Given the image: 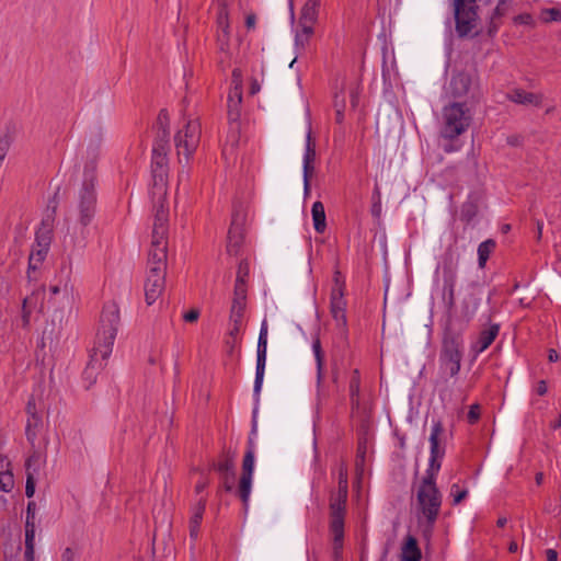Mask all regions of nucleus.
Returning a JSON list of instances; mask_svg holds the SVG:
<instances>
[{"label": "nucleus", "instance_id": "nucleus-1", "mask_svg": "<svg viewBox=\"0 0 561 561\" xmlns=\"http://www.w3.org/2000/svg\"><path fill=\"white\" fill-rule=\"evenodd\" d=\"M100 149V139L91 141L88 146V162L83 171V180L79 190V202L77 206V222L69 226L67 233L61 240L62 252L68 259L79 254L84 247L85 227L91 222L95 211V158Z\"/></svg>", "mask_w": 561, "mask_h": 561}, {"label": "nucleus", "instance_id": "nucleus-2", "mask_svg": "<svg viewBox=\"0 0 561 561\" xmlns=\"http://www.w3.org/2000/svg\"><path fill=\"white\" fill-rule=\"evenodd\" d=\"M443 428L438 422L433 423L430 444V465L420 484L415 490V514L420 525L430 530L437 519L442 506V494L436 486V476L440 469L444 450L439 446V436Z\"/></svg>", "mask_w": 561, "mask_h": 561}, {"label": "nucleus", "instance_id": "nucleus-3", "mask_svg": "<svg viewBox=\"0 0 561 561\" xmlns=\"http://www.w3.org/2000/svg\"><path fill=\"white\" fill-rule=\"evenodd\" d=\"M471 113L463 103L454 102L445 105L439 117V138L445 144L442 145L445 152H455L460 149V145L454 144L471 124Z\"/></svg>", "mask_w": 561, "mask_h": 561}, {"label": "nucleus", "instance_id": "nucleus-4", "mask_svg": "<svg viewBox=\"0 0 561 561\" xmlns=\"http://www.w3.org/2000/svg\"><path fill=\"white\" fill-rule=\"evenodd\" d=\"M119 324V308L115 302L106 304L101 314V323L95 344L90 356H98L106 363L113 351Z\"/></svg>", "mask_w": 561, "mask_h": 561}, {"label": "nucleus", "instance_id": "nucleus-5", "mask_svg": "<svg viewBox=\"0 0 561 561\" xmlns=\"http://www.w3.org/2000/svg\"><path fill=\"white\" fill-rule=\"evenodd\" d=\"M167 254L158 249L149 252V270L145 280V299L147 305H152L164 290Z\"/></svg>", "mask_w": 561, "mask_h": 561}, {"label": "nucleus", "instance_id": "nucleus-6", "mask_svg": "<svg viewBox=\"0 0 561 561\" xmlns=\"http://www.w3.org/2000/svg\"><path fill=\"white\" fill-rule=\"evenodd\" d=\"M201 135L202 128L198 117L184 115L182 124L174 135L178 154L188 161L199 145Z\"/></svg>", "mask_w": 561, "mask_h": 561}, {"label": "nucleus", "instance_id": "nucleus-7", "mask_svg": "<svg viewBox=\"0 0 561 561\" xmlns=\"http://www.w3.org/2000/svg\"><path fill=\"white\" fill-rule=\"evenodd\" d=\"M168 141L159 140L152 149V187L151 196L159 199L167 195L168 184V157H167Z\"/></svg>", "mask_w": 561, "mask_h": 561}, {"label": "nucleus", "instance_id": "nucleus-8", "mask_svg": "<svg viewBox=\"0 0 561 561\" xmlns=\"http://www.w3.org/2000/svg\"><path fill=\"white\" fill-rule=\"evenodd\" d=\"M257 432V424L255 421V415L253 416V426L251 431V435L248 442V449L243 458L242 463V474L239 481V496L243 502L244 507L247 508L249 505V500L252 490L253 482V473L255 468V444L254 438Z\"/></svg>", "mask_w": 561, "mask_h": 561}, {"label": "nucleus", "instance_id": "nucleus-9", "mask_svg": "<svg viewBox=\"0 0 561 561\" xmlns=\"http://www.w3.org/2000/svg\"><path fill=\"white\" fill-rule=\"evenodd\" d=\"M462 342L459 336L446 335L439 356L440 368L445 375L456 376L460 370Z\"/></svg>", "mask_w": 561, "mask_h": 561}, {"label": "nucleus", "instance_id": "nucleus-10", "mask_svg": "<svg viewBox=\"0 0 561 561\" xmlns=\"http://www.w3.org/2000/svg\"><path fill=\"white\" fill-rule=\"evenodd\" d=\"M165 198L167 195L161 199L152 196L154 221L149 252H156L158 249H161L162 252L167 254L168 207L165 205Z\"/></svg>", "mask_w": 561, "mask_h": 561}, {"label": "nucleus", "instance_id": "nucleus-11", "mask_svg": "<svg viewBox=\"0 0 561 561\" xmlns=\"http://www.w3.org/2000/svg\"><path fill=\"white\" fill-rule=\"evenodd\" d=\"M456 30L460 36L473 33L478 15L476 0H454Z\"/></svg>", "mask_w": 561, "mask_h": 561}, {"label": "nucleus", "instance_id": "nucleus-12", "mask_svg": "<svg viewBox=\"0 0 561 561\" xmlns=\"http://www.w3.org/2000/svg\"><path fill=\"white\" fill-rule=\"evenodd\" d=\"M330 312L339 329L346 330V300L344 298V282L339 272L334 275V285L330 297Z\"/></svg>", "mask_w": 561, "mask_h": 561}, {"label": "nucleus", "instance_id": "nucleus-13", "mask_svg": "<svg viewBox=\"0 0 561 561\" xmlns=\"http://www.w3.org/2000/svg\"><path fill=\"white\" fill-rule=\"evenodd\" d=\"M51 243V230L50 227L43 226L36 231L35 242L28 259V268L37 270L45 261Z\"/></svg>", "mask_w": 561, "mask_h": 561}, {"label": "nucleus", "instance_id": "nucleus-14", "mask_svg": "<svg viewBox=\"0 0 561 561\" xmlns=\"http://www.w3.org/2000/svg\"><path fill=\"white\" fill-rule=\"evenodd\" d=\"M267 357V322L263 320L260 329L257 348H256V370L254 380V396L259 397L265 374V365Z\"/></svg>", "mask_w": 561, "mask_h": 561}, {"label": "nucleus", "instance_id": "nucleus-15", "mask_svg": "<svg viewBox=\"0 0 561 561\" xmlns=\"http://www.w3.org/2000/svg\"><path fill=\"white\" fill-rule=\"evenodd\" d=\"M242 102V76L239 69L232 71L231 89L228 94V115L231 119L239 116V107Z\"/></svg>", "mask_w": 561, "mask_h": 561}, {"label": "nucleus", "instance_id": "nucleus-16", "mask_svg": "<svg viewBox=\"0 0 561 561\" xmlns=\"http://www.w3.org/2000/svg\"><path fill=\"white\" fill-rule=\"evenodd\" d=\"M34 547H35V513L33 504L27 506V514L25 520V561H34Z\"/></svg>", "mask_w": 561, "mask_h": 561}, {"label": "nucleus", "instance_id": "nucleus-17", "mask_svg": "<svg viewBox=\"0 0 561 561\" xmlns=\"http://www.w3.org/2000/svg\"><path fill=\"white\" fill-rule=\"evenodd\" d=\"M471 83L472 77L470 73L463 71L457 72L451 77L446 92L455 98L463 96L469 91Z\"/></svg>", "mask_w": 561, "mask_h": 561}, {"label": "nucleus", "instance_id": "nucleus-18", "mask_svg": "<svg viewBox=\"0 0 561 561\" xmlns=\"http://www.w3.org/2000/svg\"><path fill=\"white\" fill-rule=\"evenodd\" d=\"M218 14H217V26H218V43L221 50H226L228 48V41L230 36L229 32V19L228 11L226 9L225 0H221L218 3Z\"/></svg>", "mask_w": 561, "mask_h": 561}, {"label": "nucleus", "instance_id": "nucleus-19", "mask_svg": "<svg viewBox=\"0 0 561 561\" xmlns=\"http://www.w3.org/2000/svg\"><path fill=\"white\" fill-rule=\"evenodd\" d=\"M401 561H421L422 552L415 537L408 535L401 545Z\"/></svg>", "mask_w": 561, "mask_h": 561}, {"label": "nucleus", "instance_id": "nucleus-20", "mask_svg": "<svg viewBox=\"0 0 561 561\" xmlns=\"http://www.w3.org/2000/svg\"><path fill=\"white\" fill-rule=\"evenodd\" d=\"M14 488V478L11 463L7 457L0 451V491L10 493Z\"/></svg>", "mask_w": 561, "mask_h": 561}, {"label": "nucleus", "instance_id": "nucleus-21", "mask_svg": "<svg viewBox=\"0 0 561 561\" xmlns=\"http://www.w3.org/2000/svg\"><path fill=\"white\" fill-rule=\"evenodd\" d=\"M105 365L106 363L103 362V359H100L98 356H90V359L83 371V380L87 388H90L95 383L99 374L103 370Z\"/></svg>", "mask_w": 561, "mask_h": 561}, {"label": "nucleus", "instance_id": "nucleus-22", "mask_svg": "<svg viewBox=\"0 0 561 561\" xmlns=\"http://www.w3.org/2000/svg\"><path fill=\"white\" fill-rule=\"evenodd\" d=\"M319 7L320 0H307L300 12L299 24L313 26L318 19Z\"/></svg>", "mask_w": 561, "mask_h": 561}, {"label": "nucleus", "instance_id": "nucleus-23", "mask_svg": "<svg viewBox=\"0 0 561 561\" xmlns=\"http://www.w3.org/2000/svg\"><path fill=\"white\" fill-rule=\"evenodd\" d=\"M499 333V325L493 324L489 329L481 332L477 343L474 344L473 348L477 353H482L485 351L494 341Z\"/></svg>", "mask_w": 561, "mask_h": 561}, {"label": "nucleus", "instance_id": "nucleus-24", "mask_svg": "<svg viewBox=\"0 0 561 561\" xmlns=\"http://www.w3.org/2000/svg\"><path fill=\"white\" fill-rule=\"evenodd\" d=\"M205 512V503L199 501L193 508L192 516L190 519V536L193 540H196L199 533L201 523Z\"/></svg>", "mask_w": 561, "mask_h": 561}, {"label": "nucleus", "instance_id": "nucleus-25", "mask_svg": "<svg viewBox=\"0 0 561 561\" xmlns=\"http://www.w3.org/2000/svg\"><path fill=\"white\" fill-rule=\"evenodd\" d=\"M311 216L314 230L319 233L324 232L327 228L325 210L321 202L317 201L312 204Z\"/></svg>", "mask_w": 561, "mask_h": 561}, {"label": "nucleus", "instance_id": "nucleus-26", "mask_svg": "<svg viewBox=\"0 0 561 561\" xmlns=\"http://www.w3.org/2000/svg\"><path fill=\"white\" fill-rule=\"evenodd\" d=\"M66 259L69 261L68 266L62 267V272H65L64 278L59 282L57 285H51L49 290L51 295H58L60 293L68 294L70 290V274H71V259H68V256L64 253Z\"/></svg>", "mask_w": 561, "mask_h": 561}, {"label": "nucleus", "instance_id": "nucleus-27", "mask_svg": "<svg viewBox=\"0 0 561 561\" xmlns=\"http://www.w3.org/2000/svg\"><path fill=\"white\" fill-rule=\"evenodd\" d=\"M480 305V298L471 294L467 296L462 302V318L466 321H470L476 314Z\"/></svg>", "mask_w": 561, "mask_h": 561}, {"label": "nucleus", "instance_id": "nucleus-28", "mask_svg": "<svg viewBox=\"0 0 561 561\" xmlns=\"http://www.w3.org/2000/svg\"><path fill=\"white\" fill-rule=\"evenodd\" d=\"M245 300H247V286L242 284L241 279L236 280L234 291H233V300L231 308L237 309H245Z\"/></svg>", "mask_w": 561, "mask_h": 561}, {"label": "nucleus", "instance_id": "nucleus-29", "mask_svg": "<svg viewBox=\"0 0 561 561\" xmlns=\"http://www.w3.org/2000/svg\"><path fill=\"white\" fill-rule=\"evenodd\" d=\"M317 158L316 141L311 137V127L308 126L305 144V152L302 156V163L314 164Z\"/></svg>", "mask_w": 561, "mask_h": 561}, {"label": "nucleus", "instance_id": "nucleus-30", "mask_svg": "<svg viewBox=\"0 0 561 561\" xmlns=\"http://www.w3.org/2000/svg\"><path fill=\"white\" fill-rule=\"evenodd\" d=\"M313 34V26L307 24H299V28L296 31L295 35V46L299 49H304L311 35Z\"/></svg>", "mask_w": 561, "mask_h": 561}, {"label": "nucleus", "instance_id": "nucleus-31", "mask_svg": "<svg viewBox=\"0 0 561 561\" xmlns=\"http://www.w3.org/2000/svg\"><path fill=\"white\" fill-rule=\"evenodd\" d=\"M242 231L239 226H232L228 232V251L231 254H237L239 247L242 242Z\"/></svg>", "mask_w": 561, "mask_h": 561}, {"label": "nucleus", "instance_id": "nucleus-32", "mask_svg": "<svg viewBox=\"0 0 561 561\" xmlns=\"http://www.w3.org/2000/svg\"><path fill=\"white\" fill-rule=\"evenodd\" d=\"M495 248V242L491 239L483 241L478 247V260L479 266L483 268L485 266L486 261L490 257V254L493 252Z\"/></svg>", "mask_w": 561, "mask_h": 561}, {"label": "nucleus", "instance_id": "nucleus-33", "mask_svg": "<svg viewBox=\"0 0 561 561\" xmlns=\"http://www.w3.org/2000/svg\"><path fill=\"white\" fill-rule=\"evenodd\" d=\"M510 99L519 104H538L539 98L533 93L525 92L523 90H514L510 94Z\"/></svg>", "mask_w": 561, "mask_h": 561}, {"label": "nucleus", "instance_id": "nucleus-34", "mask_svg": "<svg viewBox=\"0 0 561 561\" xmlns=\"http://www.w3.org/2000/svg\"><path fill=\"white\" fill-rule=\"evenodd\" d=\"M169 124H170V117H169L168 111H165V110L160 111V113L158 115L157 125L161 133V140L168 141Z\"/></svg>", "mask_w": 561, "mask_h": 561}, {"label": "nucleus", "instance_id": "nucleus-35", "mask_svg": "<svg viewBox=\"0 0 561 561\" xmlns=\"http://www.w3.org/2000/svg\"><path fill=\"white\" fill-rule=\"evenodd\" d=\"M346 499L347 497H341L340 490H337V494L333 497V500L331 502L332 519L335 517L343 518Z\"/></svg>", "mask_w": 561, "mask_h": 561}, {"label": "nucleus", "instance_id": "nucleus-36", "mask_svg": "<svg viewBox=\"0 0 561 561\" xmlns=\"http://www.w3.org/2000/svg\"><path fill=\"white\" fill-rule=\"evenodd\" d=\"M331 533L334 541L343 540L344 522L343 518L335 517L331 520Z\"/></svg>", "mask_w": 561, "mask_h": 561}, {"label": "nucleus", "instance_id": "nucleus-37", "mask_svg": "<svg viewBox=\"0 0 561 561\" xmlns=\"http://www.w3.org/2000/svg\"><path fill=\"white\" fill-rule=\"evenodd\" d=\"M33 461H34L33 458H31L27 461V467H26L27 478H26V485H25V494L27 497H32L35 493V477H34V473L31 471Z\"/></svg>", "mask_w": 561, "mask_h": 561}, {"label": "nucleus", "instance_id": "nucleus-38", "mask_svg": "<svg viewBox=\"0 0 561 561\" xmlns=\"http://www.w3.org/2000/svg\"><path fill=\"white\" fill-rule=\"evenodd\" d=\"M540 20L545 23L560 21L561 20V11L558 8L542 9L540 12Z\"/></svg>", "mask_w": 561, "mask_h": 561}, {"label": "nucleus", "instance_id": "nucleus-39", "mask_svg": "<svg viewBox=\"0 0 561 561\" xmlns=\"http://www.w3.org/2000/svg\"><path fill=\"white\" fill-rule=\"evenodd\" d=\"M334 108H335V119L339 124H341L344 119V111H345L344 95L340 96L337 93L335 94Z\"/></svg>", "mask_w": 561, "mask_h": 561}, {"label": "nucleus", "instance_id": "nucleus-40", "mask_svg": "<svg viewBox=\"0 0 561 561\" xmlns=\"http://www.w3.org/2000/svg\"><path fill=\"white\" fill-rule=\"evenodd\" d=\"M339 490L341 497H347V470L343 466L339 469Z\"/></svg>", "mask_w": 561, "mask_h": 561}, {"label": "nucleus", "instance_id": "nucleus-41", "mask_svg": "<svg viewBox=\"0 0 561 561\" xmlns=\"http://www.w3.org/2000/svg\"><path fill=\"white\" fill-rule=\"evenodd\" d=\"M312 351H313V354H314V357H316V362H317L318 378L320 379L321 370H322V365H323V356H322L321 344H320L319 340H316L312 343Z\"/></svg>", "mask_w": 561, "mask_h": 561}, {"label": "nucleus", "instance_id": "nucleus-42", "mask_svg": "<svg viewBox=\"0 0 561 561\" xmlns=\"http://www.w3.org/2000/svg\"><path fill=\"white\" fill-rule=\"evenodd\" d=\"M468 495V490H460L458 484H453L450 488V496L455 505L459 504Z\"/></svg>", "mask_w": 561, "mask_h": 561}, {"label": "nucleus", "instance_id": "nucleus-43", "mask_svg": "<svg viewBox=\"0 0 561 561\" xmlns=\"http://www.w3.org/2000/svg\"><path fill=\"white\" fill-rule=\"evenodd\" d=\"M445 283L446 288L448 289L447 302L451 307L454 305L455 274L450 272Z\"/></svg>", "mask_w": 561, "mask_h": 561}, {"label": "nucleus", "instance_id": "nucleus-44", "mask_svg": "<svg viewBox=\"0 0 561 561\" xmlns=\"http://www.w3.org/2000/svg\"><path fill=\"white\" fill-rule=\"evenodd\" d=\"M314 173V164L302 163V179L306 190H309V182Z\"/></svg>", "mask_w": 561, "mask_h": 561}, {"label": "nucleus", "instance_id": "nucleus-45", "mask_svg": "<svg viewBox=\"0 0 561 561\" xmlns=\"http://www.w3.org/2000/svg\"><path fill=\"white\" fill-rule=\"evenodd\" d=\"M249 274L248 263L241 262L238 267L237 278L236 280L241 279L242 284H245V277Z\"/></svg>", "mask_w": 561, "mask_h": 561}, {"label": "nucleus", "instance_id": "nucleus-46", "mask_svg": "<svg viewBox=\"0 0 561 561\" xmlns=\"http://www.w3.org/2000/svg\"><path fill=\"white\" fill-rule=\"evenodd\" d=\"M350 388H351L352 399L354 400V398L357 397L358 392H359V380H358V371L357 370L354 371V378L351 381Z\"/></svg>", "mask_w": 561, "mask_h": 561}, {"label": "nucleus", "instance_id": "nucleus-47", "mask_svg": "<svg viewBox=\"0 0 561 561\" xmlns=\"http://www.w3.org/2000/svg\"><path fill=\"white\" fill-rule=\"evenodd\" d=\"M515 23L522 24V25H531L534 23V20L530 14L523 13L515 18Z\"/></svg>", "mask_w": 561, "mask_h": 561}, {"label": "nucleus", "instance_id": "nucleus-48", "mask_svg": "<svg viewBox=\"0 0 561 561\" xmlns=\"http://www.w3.org/2000/svg\"><path fill=\"white\" fill-rule=\"evenodd\" d=\"M479 415H480V408L479 405L474 404V405H471L469 412H468V420L470 423H474L478 419H479Z\"/></svg>", "mask_w": 561, "mask_h": 561}, {"label": "nucleus", "instance_id": "nucleus-49", "mask_svg": "<svg viewBox=\"0 0 561 561\" xmlns=\"http://www.w3.org/2000/svg\"><path fill=\"white\" fill-rule=\"evenodd\" d=\"M199 317V311L197 309H192L184 313L183 318L187 322H195Z\"/></svg>", "mask_w": 561, "mask_h": 561}, {"label": "nucleus", "instance_id": "nucleus-50", "mask_svg": "<svg viewBox=\"0 0 561 561\" xmlns=\"http://www.w3.org/2000/svg\"><path fill=\"white\" fill-rule=\"evenodd\" d=\"M243 311V309L237 311V309L231 308L230 318L236 324L242 320Z\"/></svg>", "mask_w": 561, "mask_h": 561}, {"label": "nucleus", "instance_id": "nucleus-51", "mask_svg": "<svg viewBox=\"0 0 561 561\" xmlns=\"http://www.w3.org/2000/svg\"><path fill=\"white\" fill-rule=\"evenodd\" d=\"M535 390H536V392H537L539 396H543V394L547 392V390H548L546 381L540 380V381L537 383V386H536V389H535Z\"/></svg>", "mask_w": 561, "mask_h": 561}, {"label": "nucleus", "instance_id": "nucleus-52", "mask_svg": "<svg viewBox=\"0 0 561 561\" xmlns=\"http://www.w3.org/2000/svg\"><path fill=\"white\" fill-rule=\"evenodd\" d=\"M27 413L32 416L33 423L36 425V423L38 422V417L35 413V407L32 402H28L27 404Z\"/></svg>", "mask_w": 561, "mask_h": 561}, {"label": "nucleus", "instance_id": "nucleus-53", "mask_svg": "<svg viewBox=\"0 0 561 561\" xmlns=\"http://www.w3.org/2000/svg\"><path fill=\"white\" fill-rule=\"evenodd\" d=\"M342 547H343V540H339V541L333 540V552H334V557L336 559L339 558V556L341 553Z\"/></svg>", "mask_w": 561, "mask_h": 561}, {"label": "nucleus", "instance_id": "nucleus-54", "mask_svg": "<svg viewBox=\"0 0 561 561\" xmlns=\"http://www.w3.org/2000/svg\"><path fill=\"white\" fill-rule=\"evenodd\" d=\"M547 561H558V553L553 549H548L546 551Z\"/></svg>", "mask_w": 561, "mask_h": 561}, {"label": "nucleus", "instance_id": "nucleus-55", "mask_svg": "<svg viewBox=\"0 0 561 561\" xmlns=\"http://www.w3.org/2000/svg\"><path fill=\"white\" fill-rule=\"evenodd\" d=\"M245 25L248 28H253L255 26V15H248L245 19Z\"/></svg>", "mask_w": 561, "mask_h": 561}, {"label": "nucleus", "instance_id": "nucleus-56", "mask_svg": "<svg viewBox=\"0 0 561 561\" xmlns=\"http://www.w3.org/2000/svg\"><path fill=\"white\" fill-rule=\"evenodd\" d=\"M357 102H358V92H357L356 89H353L351 91V103H352V106L356 107Z\"/></svg>", "mask_w": 561, "mask_h": 561}, {"label": "nucleus", "instance_id": "nucleus-57", "mask_svg": "<svg viewBox=\"0 0 561 561\" xmlns=\"http://www.w3.org/2000/svg\"><path fill=\"white\" fill-rule=\"evenodd\" d=\"M73 552L68 548L62 554V561H72Z\"/></svg>", "mask_w": 561, "mask_h": 561}, {"label": "nucleus", "instance_id": "nucleus-58", "mask_svg": "<svg viewBox=\"0 0 561 561\" xmlns=\"http://www.w3.org/2000/svg\"><path fill=\"white\" fill-rule=\"evenodd\" d=\"M548 359L550 362H557L559 359V354L554 350L549 351Z\"/></svg>", "mask_w": 561, "mask_h": 561}, {"label": "nucleus", "instance_id": "nucleus-59", "mask_svg": "<svg viewBox=\"0 0 561 561\" xmlns=\"http://www.w3.org/2000/svg\"><path fill=\"white\" fill-rule=\"evenodd\" d=\"M508 550H510V552H512V553H513V552H516V551L518 550V546H517V543H516L515 541H512V542L510 543V546H508Z\"/></svg>", "mask_w": 561, "mask_h": 561}, {"label": "nucleus", "instance_id": "nucleus-60", "mask_svg": "<svg viewBox=\"0 0 561 561\" xmlns=\"http://www.w3.org/2000/svg\"><path fill=\"white\" fill-rule=\"evenodd\" d=\"M188 176V173L184 170H182L179 174V181H183L184 179H186Z\"/></svg>", "mask_w": 561, "mask_h": 561}, {"label": "nucleus", "instance_id": "nucleus-61", "mask_svg": "<svg viewBox=\"0 0 561 561\" xmlns=\"http://www.w3.org/2000/svg\"><path fill=\"white\" fill-rule=\"evenodd\" d=\"M560 425H561V415H560V416H558L557 421H556V422H554V424H553V427H554V428H558Z\"/></svg>", "mask_w": 561, "mask_h": 561}, {"label": "nucleus", "instance_id": "nucleus-62", "mask_svg": "<svg viewBox=\"0 0 561 561\" xmlns=\"http://www.w3.org/2000/svg\"><path fill=\"white\" fill-rule=\"evenodd\" d=\"M0 505H1V507H3V508H4V507H5V505H7V501H5V499H4L3 496H0Z\"/></svg>", "mask_w": 561, "mask_h": 561}, {"label": "nucleus", "instance_id": "nucleus-63", "mask_svg": "<svg viewBox=\"0 0 561 561\" xmlns=\"http://www.w3.org/2000/svg\"><path fill=\"white\" fill-rule=\"evenodd\" d=\"M497 524H499V526H501V527H502V526H504V525L506 524V518H500V519L497 520Z\"/></svg>", "mask_w": 561, "mask_h": 561}, {"label": "nucleus", "instance_id": "nucleus-64", "mask_svg": "<svg viewBox=\"0 0 561 561\" xmlns=\"http://www.w3.org/2000/svg\"><path fill=\"white\" fill-rule=\"evenodd\" d=\"M204 488H205V483L204 482L203 483H198L196 485L197 491H202Z\"/></svg>", "mask_w": 561, "mask_h": 561}]
</instances>
